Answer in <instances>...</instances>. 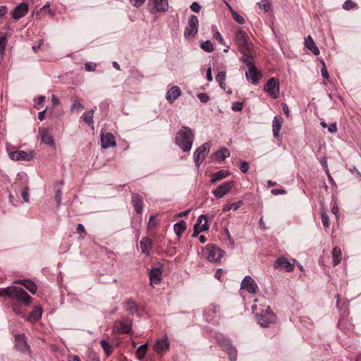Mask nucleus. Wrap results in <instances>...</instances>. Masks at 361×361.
I'll return each instance as SVG.
<instances>
[{
	"label": "nucleus",
	"instance_id": "obj_31",
	"mask_svg": "<svg viewBox=\"0 0 361 361\" xmlns=\"http://www.w3.org/2000/svg\"><path fill=\"white\" fill-rule=\"evenodd\" d=\"M17 288L12 286L0 289V297L13 299Z\"/></svg>",
	"mask_w": 361,
	"mask_h": 361
},
{
	"label": "nucleus",
	"instance_id": "obj_16",
	"mask_svg": "<svg viewBox=\"0 0 361 361\" xmlns=\"http://www.w3.org/2000/svg\"><path fill=\"white\" fill-rule=\"evenodd\" d=\"M27 12L28 4L26 2H21L13 9L11 16L14 20H18L21 18L24 17Z\"/></svg>",
	"mask_w": 361,
	"mask_h": 361
},
{
	"label": "nucleus",
	"instance_id": "obj_1",
	"mask_svg": "<svg viewBox=\"0 0 361 361\" xmlns=\"http://www.w3.org/2000/svg\"><path fill=\"white\" fill-rule=\"evenodd\" d=\"M195 140V133L188 126H182L176 133L175 144L184 152L191 150Z\"/></svg>",
	"mask_w": 361,
	"mask_h": 361
},
{
	"label": "nucleus",
	"instance_id": "obj_32",
	"mask_svg": "<svg viewBox=\"0 0 361 361\" xmlns=\"http://www.w3.org/2000/svg\"><path fill=\"white\" fill-rule=\"evenodd\" d=\"M15 283L21 284L33 294L35 293L37 290L36 284L28 279L16 280Z\"/></svg>",
	"mask_w": 361,
	"mask_h": 361
},
{
	"label": "nucleus",
	"instance_id": "obj_18",
	"mask_svg": "<svg viewBox=\"0 0 361 361\" xmlns=\"http://www.w3.org/2000/svg\"><path fill=\"white\" fill-rule=\"evenodd\" d=\"M39 134L41 137L42 142L51 147H55L54 139L47 128H39Z\"/></svg>",
	"mask_w": 361,
	"mask_h": 361
},
{
	"label": "nucleus",
	"instance_id": "obj_38",
	"mask_svg": "<svg viewBox=\"0 0 361 361\" xmlns=\"http://www.w3.org/2000/svg\"><path fill=\"white\" fill-rule=\"evenodd\" d=\"M216 338L224 350H226L233 345L229 339L224 337L222 335L217 336Z\"/></svg>",
	"mask_w": 361,
	"mask_h": 361
},
{
	"label": "nucleus",
	"instance_id": "obj_11",
	"mask_svg": "<svg viewBox=\"0 0 361 361\" xmlns=\"http://www.w3.org/2000/svg\"><path fill=\"white\" fill-rule=\"evenodd\" d=\"M256 319L257 323L260 326L263 327H268L270 324L275 322L276 317L273 312H270L269 310H267L264 314H257L256 315Z\"/></svg>",
	"mask_w": 361,
	"mask_h": 361
},
{
	"label": "nucleus",
	"instance_id": "obj_23",
	"mask_svg": "<svg viewBox=\"0 0 361 361\" xmlns=\"http://www.w3.org/2000/svg\"><path fill=\"white\" fill-rule=\"evenodd\" d=\"M149 281L152 283L158 284L161 281V270L160 268H153L149 271Z\"/></svg>",
	"mask_w": 361,
	"mask_h": 361
},
{
	"label": "nucleus",
	"instance_id": "obj_6",
	"mask_svg": "<svg viewBox=\"0 0 361 361\" xmlns=\"http://www.w3.org/2000/svg\"><path fill=\"white\" fill-rule=\"evenodd\" d=\"M147 7L151 13H165L169 9V0H148Z\"/></svg>",
	"mask_w": 361,
	"mask_h": 361
},
{
	"label": "nucleus",
	"instance_id": "obj_36",
	"mask_svg": "<svg viewBox=\"0 0 361 361\" xmlns=\"http://www.w3.org/2000/svg\"><path fill=\"white\" fill-rule=\"evenodd\" d=\"M94 113V109H91L90 111H85L82 116V118L83 119L84 122L87 123L89 126H92L93 128V114Z\"/></svg>",
	"mask_w": 361,
	"mask_h": 361
},
{
	"label": "nucleus",
	"instance_id": "obj_21",
	"mask_svg": "<svg viewBox=\"0 0 361 361\" xmlns=\"http://www.w3.org/2000/svg\"><path fill=\"white\" fill-rule=\"evenodd\" d=\"M132 204L137 214H142L143 208V202L142 197L135 193H133L131 195Z\"/></svg>",
	"mask_w": 361,
	"mask_h": 361
},
{
	"label": "nucleus",
	"instance_id": "obj_60",
	"mask_svg": "<svg viewBox=\"0 0 361 361\" xmlns=\"http://www.w3.org/2000/svg\"><path fill=\"white\" fill-rule=\"evenodd\" d=\"M322 65H323V66L321 68V75L323 78L328 79L329 75L328 71L326 69V67L324 61H322Z\"/></svg>",
	"mask_w": 361,
	"mask_h": 361
},
{
	"label": "nucleus",
	"instance_id": "obj_42",
	"mask_svg": "<svg viewBox=\"0 0 361 361\" xmlns=\"http://www.w3.org/2000/svg\"><path fill=\"white\" fill-rule=\"evenodd\" d=\"M63 184V181L61 180L59 182V185L56 186V195H55V201L56 202V206L59 207L61 204L62 200V188L61 185Z\"/></svg>",
	"mask_w": 361,
	"mask_h": 361
},
{
	"label": "nucleus",
	"instance_id": "obj_58",
	"mask_svg": "<svg viewBox=\"0 0 361 361\" xmlns=\"http://www.w3.org/2000/svg\"><path fill=\"white\" fill-rule=\"evenodd\" d=\"M239 169L241 172L245 173L248 171L249 169V163L247 161H241L239 166Z\"/></svg>",
	"mask_w": 361,
	"mask_h": 361
},
{
	"label": "nucleus",
	"instance_id": "obj_14",
	"mask_svg": "<svg viewBox=\"0 0 361 361\" xmlns=\"http://www.w3.org/2000/svg\"><path fill=\"white\" fill-rule=\"evenodd\" d=\"M13 299L23 303L25 306L30 305L32 300V298L20 287L17 288Z\"/></svg>",
	"mask_w": 361,
	"mask_h": 361
},
{
	"label": "nucleus",
	"instance_id": "obj_44",
	"mask_svg": "<svg viewBox=\"0 0 361 361\" xmlns=\"http://www.w3.org/2000/svg\"><path fill=\"white\" fill-rule=\"evenodd\" d=\"M226 6L231 10L232 17L234 19V20L239 24H241V25L245 23L244 18L242 16H240V14H238L235 11H234L228 4H226Z\"/></svg>",
	"mask_w": 361,
	"mask_h": 361
},
{
	"label": "nucleus",
	"instance_id": "obj_7",
	"mask_svg": "<svg viewBox=\"0 0 361 361\" xmlns=\"http://www.w3.org/2000/svg\"><path fill=\"white\" fill-rule=\"evenodd\" d=\"M199 20L195 15H191L188 18V26L184 30V37L188 39L193 38L198 31Z\"/></svg>",
	"mask_w": 361,
	"mask_h": 361
},
{
	"label": "nucleus",
	"instance_id": "obj_35",
	"mask_svg": "<svg viewBox=\"0 0 361 361\" xmlns=\"http://www.w3.org/2000/svg\"><path fill=\"white\" fill-rule=\"evenodd\" d=\"M229 174L230 173L227 170H219L212 175L211 183H214L216 181L227 177Z\"/></svg>",
	"mask_w": 361,
	"mask_h": 361
},
{
	"label": "nucleus",
	"instance_id": "obj_64",
	"mask_svg": "<svg viewBox=\"0 0 361 361\" xmlns=\"http://www.w3.org/2000/svg\"><path fill=\"white\" fill-rule=\"evenodd\" d=\"M328 131L331 133H336L338 131L336 123H331L328 127Z\"/></svg>",
	"mask_w": 361,
	"mask_h": 361
},
{
	"label": "nucleus",
	"instance_id": "obj_57",
	"mask_svg": "<svg viewBox=\"0 0 361 361\" xmlns=\"http://www.w3.org/2000/svg\"><path fill=\"white\" fill-rule=\"evenodd\" d=\"M97 67V64L94 62H87L85 64V68L87 71H94Z\"/></svg>",
	"mask_w": 361,
	"mask_h": 361
},
{
	"label": "nucleus",
	"instance_id": "obj_46",
	"mask_svg": "<svg viewBox=\"0 0 361 361\" xmlns=\"http://www.w3.org/2000/svg\"><path fill=\"white\" fill-rule=\"evenodd\" d=\"M242 204H243V202L241 200L238 201L236 202H233L232 204H228V205H226L225 207H224L222 212L224 213H226L231 209L237 210Z\"/></svg>",
	"mask_w": 361,
	"mask_h": 361
},
{
	"label": "nucleus",
	"instance_id": "obj_41",
	"mask_svg": "<svg viewBox=\"0 0 361 361\" xmlns=\"http://www.w3.org/2000/svg\"><path fill=\"white\" fill-rule=\"evenodd\" d=\"M216 80L219 83L220 87L223 90L226 89V72L220 71L216 75Z\"/></svg>",
	"mask_w": 361,
	"mask_h": 361
},
{
	"label": "nucleus",
	"instance_id": "obj_49",
	"mask_svg": "<svg viewBox=\"0 0 361 361\" xmlns=\"http://www.w3.org/2000/svg\"><path fill=\"white\" fill-rule=\"evenodd\" d=\"M259 8L263 10L264 12H268L271 8V4L269 0H262L257 3Z\"/></svg>",
	"mask_w": 361,
	"mask_h": 361
},
{
	"label": "nucleus",
	"instance_id": "obj_48",
	"mask_svg": "<svg viewBox=\"0 0 361 361\" xmlns=\"http://www.w3.org/2000/svg\"><path fill=\"white\" fill-rule=\"evenodd\" d=\"M225 351L228 355L231 361H236L238 354L237 350L233 345Z\"/></svg>",
	"mask_w": 361,
	"mask_h": 361
},
{
	"label": "nucleus",
	"instance_id": "obj_29",
	"mask_svg": "<svg viewBox=\"0 0 361 361\" xmlns=\"http://www.w3.org/2000/svg\"><path fill=\"white\" fill-rule=\"evenodd\" d=\"M305 46L310 50L314 55L317 56L320 51L317 46H316L312 37L309 35L305 38Z\"/></svg>",
	"mask_w": 361,
	"mask_h": 361
},
{
	"label": "nucleus",
	"instance_id": "obj_22",
	"mask_svg": "<svg viewBox=\"0 0 361 361\" xmlns=\"http://www.w3.org/2000/svg\"><path fill=\"white\" fill-rule=\"evenodd\" d=\"M181 95V90L178 86H173L166 93V99L169 103H173Z\"/></svg>",
	"mask_w": 361,
	"mask_h": 361
},
{
	"label": "nucleus",
	"instance_id": "obj_50",
	"mask_svg": "<svg viewBox=\"0 0 361 361\" xmlns=\"http://www.w3.org/2000/svg\"><path fill=\"white\" fill-rule=\"evenodd\" d=\"M21 196L23 201L26 203L30 201V189L28 187L25 186L23 188L21 192Z\"/></svg>",
	"mask_w": 361,
	"mask_h": 361
},
{
	"label": "nucleus",
	"instance_id": "obj_43",
	"mask_svg": "<svg viewBox=\"0 0 361 361\" xmlns=\"http://www.w3.org/2000/svg\"><path fill=\"white\" fill-rule=\"evenodd\" d=\"M147 349V343H144L140 345L136 350V355L138 360H142L146 354Z\"/></svg>",
	"mask_w": 361,
	"mask_h": 361
},
{
	"label": "nucleus",
	"instance_id": "obj_56",
	"mask_svg": "<svg viewBox=\"0 0 361 361\" xmlns=\"http://www.w3.org/2000/svg\"><path fill=\"white\" fill-rule=\"evenodd\" d=\"M243 103L241 102H234L232 104L231 109L234 111H240L243 109Z\"/></svg>",
	"mask_w": 361,
	"mask_h": 361
},
{
	"label": "nucleus",
	"instance_id": "obj_34",
	"mask_svg": "<svg viewBox=\"0 0 361 361\" xmlns=\"http://www.w3.org/2000/svg\"><path fill=\"white\" fill-rule=\"evenodd\" d=\"M100 345L106 357H109L114 351L113 345H111L109 341L106 339H102L100 341Z\"/></svg>",
	"mask_w": 361,
	"mask_h": 361
},
{
	"label": "nucleus",
	"instance_id": "obj_13",
	"mask_svg": "<svg viewBox=\"0 0 361 361\" xmlns=\"http://www.w3.org/2000/svg\"><path fill=\"white\" fill-rule=\"evenodd\" d=\"M233 185V180L224 182L219 185L217 188L212 192V193L216 198H222L231 190Z\"/></svg>",
	"mask_w": 361,
	"mask_h": 361
},
{
	"label": "nucleus",
	"instance_id": "obj_37",
	"mask_svg": "<svg viewBox=\"0 0 361 361\" xmlns=\"http://www.w3.org/2000/svg\"><path fill=\"white\" fill-rule=\"evenodd\" d=\"M187 226L184 221H180L173 225V231L178 236H180L186 230Z\"/></svg>",
	"mask_w": 361,
	"mask_h": 361
},
{
	"label": "nucleus",
	"instance_id": "obj_62",
	"mask_svg": "<svg viewBox=\"0 0 361 361\" xmlns=\"http://www.w3.org/2000/svg\"><path fill=\"white\" fill-rule=\"evenodd\" d=\"M11 307L13 311L16 313L17 315H20L22 314V312L20 310V307L16 303H13L11 305Z\"/></svg>",
	"mask_w": 361,
	"mask_h": 361
},
{
	"label": "nucleus",
	"instance_id": "obj_54",
	"mask_svg": "<svg viewBox=\"0 0 361 361\" xmlns=\"http://www.w3.org/2000/svg\"><path fill=\"white\" fill-rule=\"evenodd\" d=\"M322 222L324 228H329V218L326 212H322L321 214Z\"/></svg>",
	"mask_w": 361,
	"mask_h": 361
},
{
	"label": "nucleus",
	"instance_id": "obj_15",
	"mask_svg": "<svg viewBox=\"0 0 361 361\" xmlns=\"http://www.w3.org/2000/svg\"><path fill=\"white\" fill-rule=\"evenodd\" d=\"M275 269L284 270L287 272H290L294 269L293 264L290 263L285 257H279L274 263Z\"/></svg>",
	"mask_w": 361,
	"mask_h": 361
},
{
	"label": "nucleus",
	"instance_id": "obj_17",
	"mask_svg": "<svg viewBox=\"0 0 361 361\" xmlns=\"http://www.w3.org/2000/svg\"><path fill=\"white\" fill-rule=\"evenodd\" d=\"M101 145L104 149L114 147L116 145V142L114 135L111 133L101 135Z\"/></svg>",
	"mask_w": 361,
	"mask_h": 361
},
{
	"label": "nucleus",
	"instance_id": "obj_9",
	"mask_svg": "<svg viewBox=\"0 0 361 361\" xmlns=\"http://www.w3.org/2000/svg\"><path fill=\"white\" fill-rule=\"evenodd\" d=\"M15 348L23 353H30V348L25 334H20L15 336Z\"/></svg>",
	"mask_w": 361,
	"mask_h": 361
},
{
	"label": "nucleus",
	"instance_id": "obj_40",
	"mask_svg": "<svg viewBox=\"0 0 361 361\" xmlns=\"http://www.w3.org/2000/svg\"><path fill=\"white\" fill-rule=\"evenodd\" d=\"M332 256L334 266H336L341 260V251L339 247H335L332 250Z\"/></svg>",
	"mask_w": 361,
	"mask_h": 361
},
{
	"label": "nucleus",
	"instance_id": "obj_59",
	"mask_svg": "<svg viewBox=\"0 0 361 361\" xmlns=\"http://www.w3.org/2000/svg\"><path fill=\"white\" fill-rule=\"evenodd\" d=\"M197 97L202 103H207L209 100V97L207 93H200L197 94Z\"/></svg>",
	"mask_w": 361,
	"mask_h": 361
},
{
	"label": "nucleus",
	"instance_id": "obj_45",
	"mask_svg": "<svg viewBox=\"0 0 361 361\" xmlns=\"http://www.w3.org/2000/svg\"><path fill=\"white\" fill-rule=\"evenodd\" d=\"M212 30L213 38L217 40L220 44L226 46V42L221 33L216 30V27L215 26H212Z\"/></svg>",
	"mask_w": 361,
	"mask_h": 361
},
{
	"label": "nucleus",
	"instance_id": "obj_2",
	"mask_svg": "<svg viewBox=\"0 0 361 361\" xmlns=\"http://www.w3.org/2000/svg\"><path fill=\"white\" fill-rule=\"evenodd\" d=\"M235 42L241 54L251 52L252 43L249 42V36L246 32L239 29L235 33Z\"/></svg>",
	"mask_w": 361,
	"mask_h": 361
},
{
	"label": "nucleus",
	"instance_id": "obj_5",
	"mask_svg": "<svg viewBox=\"0 0 361 361\" xmlns=\"http://www.w3.org/2000/svg\"><path fill=\"white\" fill-rule=\"evenodd\" d=\"M209 150L210 145L208 142H204L195 149L193 154V159L197 168H199L202 164Z\"/></svg>",
	"mask_w": 361,
	"mask_h": 361
},
{
	"label": "nucleus",
	"instance_id": "obj_39",
	"mask_svg": "<svg viewBox=\"0 0 361 361\" xmlns=\"http://www.w3.org/2000/svg\"><path fill=\"white\" fill-rule=\"evenodd\" d=\"M209 226L207 221L203 224H202L201 227H198V224H195L193 226V233L192 236L193 238L197 237L200 232L207 231L209 230Z\"/></svg>",
	"mask_w": 361,
	"mask_h": 361
},
{
	"label": "nucleus",
	"instance_id": "obj_47",
	"mask_svg": "<svg viewBox=\"0 0 361 361\" xmlns=\"http://www.w3.org/2000/svg\"><path fill=\"white\" fill-rule=\"evenodd\" d=\"M200 47L204 51H207L208 53H211L214 51L213 44L210 40H205L202 42L200 44Z\"/></svg>",
	"mask_w": 361,
	"mask_h": 361
},
{
	"label": "nucleus",
	"instance_id": "obj_52",
	"mask_svg": "<svg viewBox=\"0 0 361 361\" xmlns=\"http://www.w3.org/2000/svg\"><path fill=\"white\" fill-rule=\"evenodd\" d=\"M357 6V4L351 0H346L343 4V8L345 10H350Z\"/></svg>",
	"mask_w": 361,
	"mask_h": 361
},
{
	"label": "nucleus",
	"instance_id": "obj_4",
	"mask_svg": "<svg viewBox=\"0 0 361 361\" xmlns=\"http://www.w3.org/2000/svg\"><path fill=\"white\" fill-rule=\"evenodd\" d=\"M114 334H130L132 333V321L130 319L116 320L112 326Z\"/></svg>",
	"mask_w": 361,
	"mask_h": 361
},
{
	"label": "nucleus",
	"instance_id": "obj_12",
	"mask_svg": "<svg viewBox=\"0 0 361 361\" xmlns=\"http://www.w3.org/2000/svg\"><path fill=\"white\" fill-rule=\"evenodd\" d=\"M34 157L35 153L32 150L28 152L18 150L9 153V157L15 161H30Z\"/></svg>",
	"mask_w": 361,
	"mask_h": 361
},
{
	"label": "nucleus",
	"instance_id": "obj_30",
	"mask_svg": "<svg viewBox=\"0 0 361 361\" xmlns=\"http://www.w3.org/2000/svg\"><path fill=\"white\" fill-rule=\"evenodd\" d=\"M213 159L216 161H223L226 158L230 157V152L226 147H222L220 150L212 154Z\"/></svg>",
	"mask_w": 361,
	"mask_h": 361
},
{
	"label": "nucleus",
	"instance_id": "obj_10",
	"mask_svg": "<svg viewBox=\"0 0 361 361\" xmlns=\"http://www.w3.org/2000/svg\"><path fill=\"white\" fill-rule=\"evenodd\" d=\"M240 288L246 290L250 294H255L259 290L257 283L249 275L245 276L241 281Z\"/></svg>",
	"mask_w": 361,
	"mask_h": 361
},
{
	"label": "nucleus",
	"instance_id": "obj_8",
	"mask_svg": "<svg viewBox=\"0 0 361 361\" xmlns=\"http://www.w3.org/2000/svg\"><path fill=\"white\" fill-rule=\"evenodd\" d=\"M264 90L272 98L276 99L279 94V82L275 78H269L264 86Z\"/></svg>",
	"mask_w": 361,
	"mask_h": 361
},
{
	"label": "nucleus",
	"instance_id": "obj_25",
	"mask_svg": "<svg viewBox=\"0 0 361 361\" xmlns=\"http://www.w3.org/2000/svg\"><path fill=\"white\" fill-rule=\"evenodd\" d=\"M283 118L280 116H275L272 121V131L274 137H279V131L281 128Z\"/></svg>",
	"mask_w": 361,
	"mask_h": 361
},
{
	"label": "nucleus",
	"instance_id": "obj_63",
	"mask_svg": "<svg viewBox=\"0 0 361 361\" xmlns=\"http://www.w3.org/2000/svg\"><path fill=\"white\" fill-rule=\"evenodd\" d=\"M130 1L133 6L139 8L145 2V0H130Z\"/></svg>",
	"mask_w": 361,
	"mask_h": 361
},
{
	"label": "nucleus",
	"instance_id": "obj_28",
	"mask_svg": "<svg viewBox=\"0 0 361 361\" xmlns=\"http://www.w3.org/2000/svg\"><path fill=\"white\" fill-rule=\"evenodd\" d=\"M122 305L125 308L126 311L131 314H135L138 311V305H137L135 301L132 298H130L127 300L126 302H123Z\"/></svg>",
	"mask_w": 361,
	"mask_h": 361
},
{
	"label": "nucleus",
	"instance_id": "obj_55",
	"mask_svg": "<svg viewBox=\"0 0 361 361\" xmlns=\"http://www.w3.org/2000/svg\"><path fill=\"white\" fill-rule=\"evenodd\" d=\"M8 39L5 36L0 37V51L3 54L7 45Z\"/></svg>",
	"mask_w": 361,
	"mask_h": 361
},
{
	"label": "nucleus",
	"instance_id": "obj_20",
	"mask_svg": "<svg viewBox=\"0 0 361 361\" xmlns=\"http://www.w3.org/2000/svg\"><path fill=\"white\" fill-rule=\"evenodd\" d=\"M170 342L166 336L164 338L158 340L154 345V350L157 353H162L169 350Z\"/></svg>",
	"mask_w": 361,
	"mask_h": 361
},
{
	"label": "nucleus",
	"instance_id": "obj_53",
	"mask_svg": "<svg viewBox=\"0 0 361 361\" xmlns=\"http://www.w3.org/2000/svg\"><path fill=\"white\" fill-rule=\"evenodd\" d=\"M110 103H111V100H109V99H104V100L102 101L99 104V107L100 110L102 111H107L109 108Z\"/></svg>",
	"mask_w": 361,
	"mask_h": 361
},
{
	"label": "nucleus",
	"instance_id": "obj_33",
	"mask_svg": "<svg viewBox=\"0 0 361 361\" xmlns=\"http://www.w3.org/2000/svg\"><path fill=\"white\" fill-rule=\"evenodd\" d=\"M219 312V306L216 304L212 303L209 306L208 310L204 312V317L206 318V319H207L209 317H214Z\"/></svg>",
	"mask_w": 361,
	"mask_h": 361
},
{
	"label": "nucleus",
	"instance_id": "obj_24",
	"mask_svg": "<svg viewBox=\"0 0 361 361\" xmlns=\"http://www.w3.org/2000/svg\"><path fill=\"white\" fill-rule=\"evenodd\" d=\"M42 309L39 306H35L28 315L27 320L32 323L37 322L42 317Z\"/></svg>",
	"mask_w": 361,
	"mask_h": 361
},
{
	"label": "nucleus",
	"instance_id": "obj_26",
	"mask_svg": "<svg viewBox=\"0 0 361 361\" xmlns=\"http://www.w3.org/2000/svg\"><path fill=\"white\" fill-rule=\"evenodd\" d=\"M239 60L247 67L248 71H252L253 67L255 66L253 56L250 54V52L242 54V56L239 59Z\"/></svg>",
	"mask_w": 361,
	"mask_h": 361
},
{
	"label": "nucleus",
	"instance_id": "obj_27",
	"mask_svg": "<svg viewBox=\"0 0 361 361\" xmlns=\"http://www.w3.org/2000/svg\"><path fill=\"white\" fill-rule=\"evenodd\" d=\"M140 248L142 250V252L147 256H149L150 255V249L152 247V242L150 238L148 237H144L140 240Z\"/></svg>",
	"mask_w": 361,
	"mask_h": 361
},
{
	"label": "nucleus",
	"instance_id": "obj_61",
	"mask_svg": "<svg viewBox=\"0 0 361 361\" xmlns=\"http://www.w3.org/2000/svg\"><path fill=\"white\" fill-rule=\"evenodd\" d=\"M132 77L137 80H140L143 78L142 74L137 70L132 71Z\"/></svg>",
	"mask_w": 361,
	"mask_h": 361
},
{
	"label": "nucleus",
	"instance_id": "obj_19",
	"mask_svg": "<svg viewBox=\"0 0 361 361\" xmlns=\"http://www.w3.org/2000/svg\"><path fill=\"white\" fill-rule=\"evenodd\" d=\"M262 76L261 72L255 66L253 67L252 71H248V72L245 73L246 79L253 85H257Z\"/></svg>",
	"mask_w": 361,
	"mask_h": 361
},
{
	"label": "nucleus",
	"instance_id": "obj_51",
	"mask_svg": "<svg viewBox=\"0 0 361 361\" xmlns=\"http://www.w3.org/2000/svg\"><path fill=\"white\" fill-rule=\"evenodd\" d=\"M82 109H84V106L78 100H75L71 106V110L72 111H82Z\"/></svg>",
	"mask_w": 361,
	"mask_h": 361
},
{
	"label": "nucleus",
	"instance_id": "obj_3",
	"mask_svg": "<svg viewBox=\"0 0 361 361\" xmlns=\"http://www.w3.org/2000/svg\"><path fill=\"white\" fill-rule=\"evenodd\" d=\"M207 261L218 262L224 255V251L215 245H208L203 251Z\"/></svg>",
	"mask_w": 361,
	"mask_h": 361
}]
</instances>
